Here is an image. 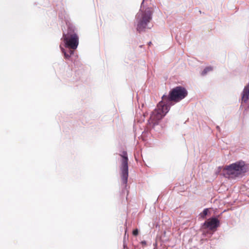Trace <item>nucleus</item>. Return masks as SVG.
<instances>
[{
	"mask_svg": "<svg viewBox=\"0 0 249 249\" xmlns=\"http://www.w3.org/2000/svg\"><path fill=\"white\" fill-rule=\"evenodd\" d=\"M152 18V11L150 8L141 9L136 16L137 31L141 33L144 32L147 28L148 24Z\"/></svg>",
	"mask_w": 249,
	"mask_h": 249,
	"instance_id": "f257e3e1",
	"label": "nucleus"
},
{
	"mask_svg": "<svg viewBox=\"0 0 249 249\" xmlns=\"http://www.w3.org/2000/svg\"><path fill=\"white\" fill-rule=\"evenodd\" d=\"M187 94V91L184 88L178 86L171 90L168 96L164 95L162 97V100L170 107L174 105L173 102L180 101Z\"/></svg>",
	"mask_w": 249,
	"mask_h": 249,
	"instance_id": "f03ea898",
	"label": "nucleus"
},
{
	"mask_svg": "<svg viewBox=\"0 0 249 249\" xmlns=\"http://www.w3.org/2000/svg\"><path fill=\"white\" fill-rule=\"evenodd\" d=\"M119 155L122 158L121 160V164L120 166V170L121 172V179L124 186L121 195L122 196H124L125 195L127 196L129 193L128 190L127 189L126 185L128 177V159L127 154L126 151H124L121 154H119ZM126 199H127V196H126Z\"/></svg>",
	"mask_w": 249,
	"mask_h": 249,
	"instance_id": "7ed1b4c3",
	"label": "nucleus"
},
{
	"mask_svg": "<svg viewBox=\"0 0 249 249\" xmlns=\"http://www.w3.org/2000/svg\"><path fill=\"white\" fill-rule=\"evenodd\" d=\"M226 178L235 179L240 177L248 170L247 165L243 161H238L225 167Z\"/></svg>",
	"mask_w": 249,
	"mask_h": 249,
	"instance_id": "20e7f679",
	"label": "nucleus"
},
{
	"mask_svg": "<svg viewBox=\"0 0 249 249\" xmlns=\"http://www.w3.org/2000/svg\"><path fill=\"white\" fill-rule=\"evenodd\" d=\"M63 41L65 46L72 50H75L79 44V37L75 32V29L72 26H69L67 33H63Z\"/></svg>",
	"mask_w": 249,
	"mask_h": 249,
	"instance_id": "39448f33",
	"label": "nucleus"
},
{
	"mask_svg": "<svg viewBox=\"0 0 249 249\" xmlns=\"http://www.w3.org/2000/svg\"><path fill=\"white\" fill-rule=\"evenodd\" d=\"M170 107L162 100L158 104L156 108L150 115V121L153 124H157L169 111Z\"/></svg>",
	"mask_w": 249,
	"mask_h": 249,
	"instance_id": "423d86ee",
	"label": "nucleus"
},
{
	"mask_svg": "<svg viewBox=\"0 0 249 249\" xmlns=\"http://www.w3.org/2000/svg\"><path fill=\"white\" fill-rule=\"evenodd\" d=\"M219 220L215 217L208 219L203 224L202 228L204 230L207 229L212 231H215L219 226Z\"/></svg>",
	"mask_w": 249,
	"mask_h": 249,
	"instance_id": "0eeeda50",
	"label": "nucleus"
},
{
	"mask_svg": "<svg viewBox=\"0 0 249 249\" xmlns=\"http://www.w3.org/2000/svg\"><path fill=\"white\" fill-rule=\"evenodd\" d=\"M249 99V83L245 87L242 92V101L247 103Z\"/></svg>",
	"mask_w": 249,
	"mask_h": 249,
	"instance_id": "6e6552de",
	"label": "nucleus"
},
{
	"mask_svg": "<svg viewBox=\"0 0 249 249\" xmlns=\"http://www.w3.org/2000/svg\"><path fill=\"white\" fill-rule=\"evenodd\" d=\"M213 70V68L212 67H211V66H209V67H206L204 70L202 71V73H201V75H205V74H206L209 71H212Z\"/></svg>",
	"mask_w": 249,
	"mask_h": 249,
	"instance_id": "1a4fd4ad",
	"label": "nucleus"
},
{
	"mask_svg": "<svg viewBox=\"0 0 249 249\" xmlns=\"http://www.w3.org/2000/svg\"><path fill=\"white\" fill-rule=\"evenodd\" d=\"M208 209H205L200 214L201 217L203 218H205L206 215L208 214Z\"/></svg>",
	"mask_w": 249,
	"mask_h": 249,
	"instance_id": "9d476101",
	"label": "nucleus"
},
{
	"mask_svg": "<svg viewBox=\"0 0 249 249\" xmlns=\"http://www.w3.org/2000/svg\"><path fill=\"white\" fill-rule=\"evenodd\" d=\"M139 233V231L138 229H135L133 231V234L135 236H137Z\"/></svg>",
	"mask_w": 249,
	"mask_h": 249,
	"instance_id": "9b49d317",
	"label": "nucleus"
},
{
	"mask_svg": "<svg viewBox=\"0 0 249 249\" xmlns=\"http://www.w3.org/2000/svg\"><path fill=\"white\" fill-rule=\"evenodd\" d=\"M72 53V52H71V54H67L66 53H64V56L67 59H68L70 57V56L71 55V54Z\"/></svg>",
	"mask_w": 249,
	"mask_h": 249,
	"instance_id": "f8f14e48",
	"label": "nucleus"
},
{
	"mask_svg": "<svg viewBox=\"0 0 249 249\" xmlns=\"http://www.w3.org/2000/svg\"><path fill=\"white\" fill-rule=\"evenodd\" d=\"M151 44V42H150L149 43V45H150Z\"/></svg>",
	"mask_w": 249,
	"mask_h": 249,
	"instance_id": "ddd939ff",
	"label": "nucleus"
},
{
	"mask_svg": "<svg viewBox=\"0 0 249 249\" xmlns=\"http://www.w3.org/2000/svg\"><path fill=\"white\" fill-rule=\"evenodd\" d=\"M216 128H217V129H219V127L218 126L216 127Z\"/></svg>",
	"mask_w": 249,
	"mask_h": 249,
	"instance_id": "4468645a",
	"label": "nucleus"
}]
</instances>
